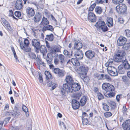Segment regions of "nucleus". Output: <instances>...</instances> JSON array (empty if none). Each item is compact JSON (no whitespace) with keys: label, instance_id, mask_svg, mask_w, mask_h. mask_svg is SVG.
Returning a JSON list of instances; mask_svg holds the SVG:
<instances>
[{"label":"nucleus","instance_id":"7ed1b4c3","mask_svg":"<svg viewBox=\"0 0 130 130\" xmlns=\"http://www.w3.org/2000/svg\"><path fill=\"white\" fill-rule=\"evenodd\" d=\"M117 11L119 13L122 14L125 13L127 11V7L123 4L118 5L116 7Z\"/></svg>","mask_w":130,"mask_h":130},{"label":"nucleus","instance_id":"6ab92c4d","mask_svg":"<svg viewBox=\"0 0 130 130\" xmlns=\"http://www.w3.org/2000/svg\"><path fill=\"white\" fill-rule=\"evenodd\" d=\"M80 104L78 101L75 100H73L72 101V106L74 109H76L78 108Z\"/></svg>","mask_w":130,"mask_h":130},{"label":"nucleus","instance_id":"c03bdc74","mask_svg":"<svg viewBox=\"0 0 130 130\" xmlns=\"http://www.w3.org/2000/svg\"><path fill=\"white\" fill-rule=\"evenodd\" d=\"M108 102L111 108H114L115 107L116 103L114 102L110 101H108Z\"/></svg>","mask_w":130,"mask_h":130},{"label":"nucleus","instance_id":"f704fd0d","mask_svg":"<svg viewBox=\"0 0 130 130\" xmlns=\"http://www.w3.org/2000/svg\"><path fill=\"white\" fill-rule=\"evenodd\" d=\"M95 11L96 13L100 14L102 11V9L100 7L96 6L95 8Z\"/></svg>","mask_w":130,"mask_h":130},{"label":"nucleus","instance_id":"e2e57ef3","mask_svg":"<svg viewBox=\"0 0 130 130\" xmlns=\"http://www.w3.org/2000/svg\"><path fill=\"white\" fill-rule=\"evenodd\" d=\"M59 125L61 127L63 126L65 129L66 128V126L63 122H60L59 123Z\"/></svg>","mask_w":130,"mask_h":130},{"label":"nucleus","instance_id":"2f4dec72","mask_svg":"<svg viewBox=\"0 0 130 130\" xmlns=\"http://www.w3.org/2000/svg\"><path fill=\"white\" fill-rule=\"evenodd\" d=\"M130 126V120H126L122 124L123 127H128Z\"/></svg>","mask_w":130,"mask_h":130},{"label":"nucleus","instance_id":"412c9836","mask_svg":"<svg viewBox=\"0 0 130 130\" xmlns=\"http://www.w3.org/2000/svg\"><path fill=\"white\" fill-rule=\"evenodd\" d=\"M82 44L81 42L79 41L76 42L74 44V49L79 50L82 47Z\"/></svg>","mask_w":130,"mask_h":130},{"label":"nucleus","instance_id":"2eb2a0df","mask_svg":"<svg viewBox=\"0 0 130 130\" xmlns=\"http://www.w3.org/2000/svg\"><path fill=\"white\" fill-rule=\"evenodd\" d=\"M1 21L2 23L4 24V25L8 30H12V27L10 24L5 19L2 18L1 19Z\"/></svg>","mask_w":130,"mask_h":130},{"label":"nucleus","instance_id":"f3484780","mask_svg":"<svg viewBox=\"0 0 130 130\" xmlns=\"http://www.w3.org/2000/svg\"><path fill=\"white\" fill-rule=\"evenodd\" d=\"M13 116L18 117L21 114V113L18 109V108L15 105L13 109Z\"/></svg>","mask_w":130,"mask_h":130},{"label":"nucleus","instance_id":"aec40b11","mask_svg":"<svg viewBox=\"0 0 130 130\" xmlns=\"http://www.w3.org/2000/svg\"><path fill=\"white\" fill-rule=\"evenodd\" d=\"M49 24V22L47 19L43 17V18L42 21L40 24V26L41 27H42L43 26H45V25L48 24Z\"/></svg>","mask_w":130,"mask_h":130},{"label":"nucleus","instance_id":"f03ea898","mask_svg":"<svg viewBox=\"0 0 130 130\" xmlns=\"http://www.w3.org/2000/svg\"><path fill=\"white\" fill-rule=\"evenodd\" d=\"M71 84H63L62 88L61 90V93L62 95H65L67 93L72 92Z\"/></svg>","mask_w":130,"mask_h":130},{"label":"nucleus","instance_id":"a18cd8bd","mask_svg":"<svg viewBox=\"0 0 130 130\" xmlns=\"http://www.w3.org/2000/svg\"><path fill=\"white\" fill-rule=\"evenodd\" d=\"M82 122L83 125H86L88 123V120L86 118L82 119Z\"/></svg>","mask_w":130,"mask_h":130},{"label":"nucleus","instance_id":"58836bf2","mask_svg":"<svg viewBox=\"0 0 130 130\" xmlns=\"http://www.w3.org/2000/svg\"><path fill=\"white\" fill-rule=\"evenodd\" d=\"M29 57L32 59H35L36 57V55L34 53L31 52L28 54Z\"/></svg>","mask_w":130,"mask_h":130},{"label":"nucleus","instance_id":"13d9d810","mask_svg":"<svg viewBox=\"0 0 130 130\" xmlns=\"http://www.w3.org/2000/svg\"><path fill=\"white\" fill-rule=\"evenodd\" d=\"M125 35L127 37H130V30L128 29H126L125 30Z\"/></svg>","mask_w":130,"mask_h":130},{"label":"nucleus","instance_id":"e433bc0d","mask_svg":"<svg viewBox=\"0 0 130 130\" xmlns=\"http://www.w3.org/2000/svg\"><path fill=\"white\" fill-rule=\"evenodd\" d=\"M39 50H40L41 52L43 53H45L47 52L46 47L44 46L41 45L39 47Z\"/></svg>","mask_w":130,"mask_h":130},{"label":"nucleus","instance_id":"f8f14e48","mask_svg":"<svg viewBox=\"0 0 130 130\" xmlns=\"http://www.w3.org/2000/svg\"><path fill=\"white\" fill-rule=\"evenodd\" d=\"M26 12L27 15L29 17L33 16L35 13L34 9L32 8L28 7L26 9Z\"/></svg>","mask_w":130,"mask_h":130},{"label":"nucleus","instance_id":"a19ab883","mask_svg":"<svg viewBox=\"0 0 130 130\" xmlns=\"http://www.w3.org/2000/svg\"><path fill=\"white\" fill-rule=\"evenodd\" d=\"M45 39L49 41H52L54 39L53 35L52 34H51L50 35H47Z\"/></svg>","mask_w":130,"mask_h":130},{"label":"nucleus","instance_id":"c9c22d12","mask_svg":"<svg viewBox=\"0 0 130 130\" xmlns=\"http://www.w3.org/2000/svg\"><path fill=\"white\" fill-rule=\"evenodd\" d=\"M87 101V98L85 96H83L82 98L80 101V103L82 106L84 105L85 104Z\"/></svg>","mask_w":130,"mask_h":130},{"label":"nucleus","instance_id":"c85d7f7f","mask_svg":"<svg viewBox=\"0 0 130 130\" xmlns=\"http://www.w3.org/2000/svg\"><path fill=\"white\" fill-rule=\"evenodd\" d=\"M122 65H123V66L125 69H128L130 68V65L126 60H124L122 62Z\"/></svg>","mask_w":130,"mask_h":130},{"label":"nucleus","instance_id":"79ce46f5","mask_svg":"<svg viewBox=\"0 0 130 130\" xmlns=\"http://www.w3.org/2000/svg\"><path fill=\"white\" fill-rule=\"evenodd\" d=\"M95 76L98 79H104V75L103 74H98L97 73H96L95 75Z\"/></svg>","mask_w":130,"mask_h":130},{"label":"nucleus","instance_id":"4d7b16f0","mask_svg":"<svg viewBox=\"0 0 130 130\" xmlns=\"http://www.w3.org/2000/svg\"><path fill=\"white\" fill-rule=\"evenodd\" d=\"M97 94L98 99L99 100H100L102 99L103 98V95L100 93H97Z\"/></svg>","mask_w":130,"mask_h":130},{"label":"nucleus","instance_id":"72a5a7b5","mask_svg":"<svg viewBox=\"0 0 130 130\" xmlns=\"http://www.w3.org/2000/svg\"><path fill=\"white\" fill-rule=\"evenodd\" d=\"M44 74L46 76V78L48 79L52 78V76L50 73L48 71H45Z\"/></svg>","mask_w":130,"mask_h":130},{"label":"nucleus","instance_id":"8fccbe9b","mask_svg":"<svg viewBox=\"0 0 130 130\" xmlns=\"http://www.w3.org/2000/svg\"><path fill=\"white\" fill-rule=\"evenodd\" d=\"M49 66L50 69L51 70L52 72L54 73L57 68H55L52 64H49Z\"/></svg>","mask_w":130,"mask_h":130},{"label":"nucleus","instance_id":"5701e85b","mask_svg":"<svg viewBox=\"0 0 130 130\" xmlns=\"http://www.w3.org/2000/svg\"><path fill=\"white\" fill-rule=\"evenodd\" d=\"M107 25L109 27L113 26V19L112 18L109 17H107Z\"/></svg>","mask_w":130,"mask_h":130},{"label":"nucleus","instance_id":"dca6fc26","mask_svg":"<svg viewBox=\"0 0 130 130\" xmlns=\"http://www.w3.org/2000/svg\"><path fill=\"white\" fill-rule=\"evenodd\" d=\"M72 92L79 90L80 88V86L78 83H75L71 85Z\"/></svg>","mask_w":130,"mask_h":130},{"label":"nucleus","instance_id":"0e129e2a","mask_svg":"<svg viewBox=\"0 0 130 130\" xmlns=\"http://www.w3.org/2000/svg\"><path fill=\"white\" fill-rule=\"evenodd\" d=\"M57 85L55 83H53L51 86L52 88V89L53 90L55 89Z\"/></svg>","mask_w":130,"mask_h":130},{"label":"nucleus","instance_id":"49530a36","mask_svg":"<svg viewBox=\"0 0 130 130\" xmlns=\"http://www.w3.org/2000/svg\"><path fill=\"white\" fill-rule=\"evenodd\" d=\"M96 5V4L94 3L91 5L89 7V9L88 10V11L89 12H90V11H92L93 10L94 8L95 7Z\"/></svg>","mask_w":130,"mask_h":130},{"label":"nucleus","instance_id":"5fc2aeb1","mask_svg":"<svg viewBox=\"0 0 130 130\" xmlns=\"http://www.w3.org/2000/svg\"><path fill=\"white\" fill-rule=\"evenodd\" d=\"M122 80L124 82H126L128 81V78L126 76H123L122 78Z\"/></svg>","mask_w":130,"mask_h":130},{"label":"nucleus","instance_id":"6e6d98bb","mask_svg":"<svg viewBox=\"0 0 130 130\" xmlns=\"http://www.w3.org/2000/svg\"><path fill=\"white\" fill-rule=\"evenodd\" d=\"M105 117L106 118L109 117L112 115V113L110 112H107L104 113Z\"/></svg>","mask_w":130,"mask_h":130},{"label":"nucleus","instance_id":"4be33fe9","mask_svg":"<svg viewBox=\"0 0 130 130\" xmlns=\"http://www.w3.org/2000/svg\"><path fill=\"white\" fill-rule=\"evenodd\" d=\"M42 18L41 15L39 13H37L34 18L35 22L37 23L39 22Z\"/></svg>","mask_w":130,"mask_h":130},{"label":"nucleus","instance_id":"bf43d9fd","mask_svg":"<svg viewBox=\"0 0 130 130\" xmlns=\"http://www.w3.org/2000/svg\"><path fill=\"white\" fill-rule=\"evenodd\" d=\"M24 43L25 46H28L29 44V40L27 39H25L24 41Z\"/></svg>","mask_w":130,"mask_h":130},{"label":"nucleus","instance_id":"0eeeda50","mask_svg":"<svg viewBox=\"0 0 130 130\" xmlns=\"http://www.w3.org/2000/svg\"><path fill=\"white\" fill-rule=\"evenodd\" d=\"M89 70L88 68L85 66H82L79 67L78 69L80 75H86Z\"/></svg>","mask_w":130,"mask_h":130},{"label":"nucleus","instance_id":"052dcab7","mask_svg":"<svg viewBox=\"0 0 130 130\" xmlns=\"http://www.w3.org/2000/svg\"><path fill=\"white\" fill-rule=\"evenodd\" d=\"M130 47V44L129 43H128L124 45L123 47L125 50H127Z\"/></svg>","mask_w":130,"mask_h":130},{"label":"nucleus","instance_id":"9d476101","mask_svg":"<svg viewBox=\"0 0 130 130\" xmlns=\"http://www.w3.org/2000/svg\"><path fill=\"white\" fill-rule=\"evenodd\" d=\"M32 45L37 50H39V47L40 46V43L38 40L36 39H34L32 41Z\"/></svg>","mask_w":130,"mask_h":130},{"label":"nucleus","instance_id":"a211bd4d","mask_svg":"<svg viewBox=\"0 0 130 130\" xmlns=\"http://www.w3.org/2000/svg\"><path fill=\"white\" fill-rule=\"evenodd\" d=\"M20 46L21 49L25 52L29 53L31 51V48L28 46H24L22 43H20Z\"/></svg>","mask_w":130,"mask_h":130},{"label":"nucleus","instance_id":"7c9ffc66","mask_svg":"<svg viewBox=\"0 0 130 130\" xmlns=\"http://www.w3.org/2000/svg\"><path fill=\"white\" fill-rule=\"evenodd\" d=\"M123 65H120L118 67V72L119 74H124L125 72L124 69Z\"/></svg>","mask_w":130,"mask_h":130},{"label":"nucleus","instance_id":"338daca9","mask_svg":"<svg viewBox=\"0 0 130 130\" xmlns=\"http://www.w3.org/2000/svg\"><path fill=\"white\" fill-rule=\"evenodd\" d=\"M10 118L9 117H8L7 118H6L4 121V123L5 122V124H6L7 123H8L9 121V120L10 119Z\"/></svg>","mask_w":130,"mask_h":130},{"label":"nucleus","instance_id":"b1692460","mask_svg":"<svg viewBox=\"0 0 130 130\" xmlns=\"http://www.w3.org/2000/svg\"><path fill=\"white\" fill-rule=\"evenodd\" d=\"M58 58L61 64H63L65 60V58L63 55L60 54L58 56Z\"/></svg>","mask_w":130,"mask_h":130},{"label":"nucleus","instance_id":"ddd939ff","mask_svg":"<svg viewBox=\"0 0 130 130\" xmlns=\"http://www.w3.org/2000/svg\"><path fill=\"white\" fill-rule=\"evenodd\" d=\"M85 55L88 58L91 59L95 56V53L93 51L88 50L85 53Z\"/></svg>","mask_w":130,"mask_h":130},{"label":"nucleus","instance_id":"6e6552de","mask_svg":"<svg viewBox=\"0 0 130 130\" xmlns=\"http://www.w3.org/2000/svg\"><path fill=\"white\" fill-rule=\"evenodd\" d=\"M126 41V39L123 37H120L117 41V44L119 46H122L125 45Z\"/></svg>","mask_w":130,"mask_h":130},{"label":"nucleus","instance_id":"f257e3e1","mask_svg":"<svg viewBox=\"0 0 130 130\" xmlns=\"http://www.w3.org/2000/svg\"><path fill=\"white\" fill-rule=\"evenodd\" d=\"M125 53L124 51L122 50L118 51L116 53L114 56V60L117 62L121 61L123 57L125 55Z\"/></svg>","mask_w":130,"mask_h":130},{"label":"nucleus","instance_id":"473e14b6","mask_svg":"<svg viewBox=\"0 0 130 130\" xmlns=\"http://www.w3.org/2000/svg\"><path fill=\"white\" fill-rule=\"evenodd\" d=\"M104 95L107 98H111L113 97L115 95L114 93L112 92H107L104 94Z\"/></svg>","mask_w":130,"mask_h":130},{"label":"nucleus","instance_id":"bb28decb","mask_svg":"<svg viewBox=\"0 0 130 130\" xmlns=\"http://www.w3.org/2000/svg\"><path fill=\"white\" fill-rule=\"evenodd\" d=\"M71 62L74 66H79L80 64L78 60L75 58H72L71 60Z\"/></svg>","mask_w":130,"mask_h":130},{"label":"nucleus","instance_id":"3c124183","mask_svg":"<svg viewBox=\"0 0 130 130\" xmlns=\"http://www.w3.org/2000/svg\"><path fill=\"white\" fill-rule=\"evenodd\" d=\"M108 0H96L95 2L98 4L101 3L102 4L105 1L106 3H108Z\"/></svg>","mask_w":130,"mask_h":130},{"label":"nucleus","instance_id":"a878e982","mask_svg":"<svg viewBox=\"0 0 130 130\" xmlns=\"http://www.w3.org/2000/svg\"><path fill=\"white\" fill-rule=\"evenodd\" d=\"M65 80L67 83L69 84H71L73 82L72 77L70 75L67 76L66 77Z\"/></svg>","mask_w":130,"mask_h":130},{"label":"nucleus","instance_id":"603ef678","mask_svg":"<svg viewBox=\"0 0 130 130\" xmlns=\"http://www.w3.org/2000/svg\"><path fill=\"white\" fill-rule=\"evenodd\" d=\"M106 79L108 81H110L111 80V78L107 74L105 75L104 76V79Z\"/></svg>","mask_w":130,"mask_h":130},{"label":"nucleus","instance_id":"69168bd1","mask_svg":"<svg viewBox=\"0 0 130 130\" xmlns=\"http://www.w3.org/2000/svg\"><path fill=\"white\" fill-rule=\"evenodd\" d=\"M124 20L122 18H120L118 19V21L120 23L122 24L124 22Z\"/></svg>","mask_w":130,"mask_h":130},{"label":"nucleus","instance_id":"393cba45","mask_svg":"<svg viewBox=\"0 0 130 130\" xmlns=\"http://www.w3.org/2000/svg\"><path fill=\"white\" fill-rule=\"evenodd\" d=\"M47 30H48L52 31H53L54 28L52 26L49 25L43 26L42 29V30L43 31H45Z\"/></svg>","mask_w":130,"mask_h":130},{"label":"nucleus","instance_id":"9b49d317","mask_svg":"<svg viewBox=\"0 0 130 130\" xmlns=\"http://www.w3.org/2000/svg\"><path fill=\"white\" fill-rule=\"evenodd\" d=\"M54 73L55 74H57L58 77H63L65 75L64 71L59 68H57Z\"/></svg>","mask_w":130,"mask_h":130},{"label":"nucleus","instance_id":"ea45409f","mask_svg":"<svg viewBox=\"0 0 130 130\" xmlns=\"http://www.w3.org/2000/svg\"><path fill=\"white\" fill-rule=\"evenodd\" d=\"M115 90L114 87L111 85L110 84V85L108 88V89L106 91V92H112Z\"/></svg>","mask_w":130,"mask_h":130},{"label":"nucleus","instance_id":"774afa93","mask_svg":"<svg viewBox=\"0 0 130 130\" xmlns=\"http://www.w3.org/2000/svg\"><path fill=\"white\" fill-rule=\"evenodd\" d=\"M22 109L24 112L27 111H28L27 108L24 105H23L22 107Z\"/></svg>","mask_w":130,"mask_h":130},{"label":"nucleus","instance_id":"c756f323","mask_svg":"<svg viewBox=\"0 0 130 130\" xmlns=\"http://www.w3.org/2000/svg\"><path fill=\"white\" fill-rule=\"evenodd\" d=\"M86 76L84 75H80L81 78L83 80L85 83H87L89 81L90 79L89 77Z\"/></svg>","mask_w":130,"mask_h":130},{"label":"nucleus","instance_id":"680f3d73","mask_svg":"<svg viewBox=\"0 0 130 130\" xmlns=\"http://www.w3.org/2000/svg\"><path fill=\"white\" fill-rule=\"evenodd\" d=\"M59 61L58 59L57 58H55L54 59V63L56 65H57L58 64L59 62Z\"/></svg>","mask_w":130,"mask_h":130},{"label":"nucleus","instance_id":"39448f33","mask_svg":"<svg viewBox=\"0 0 130 130\" xmlns=\"http://www.w3.org/2000/svg\"><path fill=\"white\" fill-rule=\"evenodd\" d=\"M72 54H74V56L79 60L82 59L83 57V54L81 51L77 49H74L72 51Z\"/></svg>","mask_w":130,"mask_h":130},{"label":"nucleus","instance_id":"cd10ccee","mask_svg":"<svg viewBox=\"0 0 130 130\" xmlns=\"http://www.w3.org/2000/svg\"><path fill=\"white\" fill-rule=\"evenodd\" d=\"M114 60L112 59H110L105 64V66L108 67L110 66H112L113 64Z\"/></svg>","mask_w":130,"mask_h":130},{"label":"nucleus","instance_id":"4c0bfd02","mask_svg":"<svg viewBox=\"0 0 130 130\" xmlns=\"http://www.w3.org/2000/svg\"><path fill=\"white\" fill-rule=\"evenodd\" d=\"M110 84L107 83H105L102 85V89L105 91L108 89Z\"/></svg>","mask_w":130,"mask_h":130},{"label":"nucleus","instance_id":"864d4df0","mask_svg":"<svg viewBox=\"0 0 130 130\" xmlns=\"http://www.w3.org/2000/svg\"><path fill=\"white\" fill-rule=\"evenodd\" d=\"M14 15L16 17L19 18L21 16V13L19 11H16L14 12Z\"/></svg>","mask_w":130,"mask_h":130},{"label":"nucleus","instance_id":"de8ad7c7","mask_svg":"<svg viewBox=\"0 0 130 130\" xmlns=\"http://www.w3.org/2000/svg\"><path fill=\"white\" fill-rule=\"evenodd\" d=\"M60 49L59 47H57L56 48L53 49L52 50V53L55 54L57 52H60Z\"/></svg>","mask_w":130,"mask_h":130},{"label":"nucleus","instance_id":"09e8293b","mask_svg":"<svg viewBox=\"0 0 130 130\" xmlns=\"http://www.w3.org/2000/svg\"><path fill=\"white\" fill-rule=\"evenodd\" d=\"M124 0H112V3L114 4H117L123 2Z\"/></svg>","mask_w":130,"mask_h":130},{"label":"nucleus","instance_id":"423d86ee","mask_svg":"<svg viewBox=\"0 0 130 130\" xmlns=\"http://www.w3.org/2000/svg\"><path fill=\"white\" fill-rule=\"evenodd\" d=\"M107 70L108 73L111 76H115L118 75L116 69L113 66H110L107 67Z\"/></svg>","mask_w":130,"mask_h":130},{"label":"nucleus","instance_id":"20e7f679","mask_svg":"<svg viewBox=\"0 0 130 130\" xmlns=\"http://www.w3.org/2000/svg\"><path fill=\"white\" fill-rule=\"evenodd\" d=\"M95 26L98 28L102 29L103 31L107 30V28L104 22L103 21H99L95 24Z\"/></svg>","mask_w":130,"mask_h":130},{"label":"nucleus","instance_id":"4468645a","mask_svg":"<svg viewBox=\"0 0 130 130\" xmlns=\"http://www.w3.org/2000/svg\"><path fill=\"white\" fill-rule=\"evenodd\" d=\"M23 1L21 0H17L15 3V7L17 10H20L23 7Z\"/></svg>","mask_w":130,"mask_h":130},{"label":"nucleus","instance_id":"1a4fd4ad","mask_svg":"<svg viewBox=\"0 0 130 130\" xmlns=\"http://www.w3.org/2000/svg\"><path fill=\"white\" fill-rule=\"evenodd\" d=\"M88 19L92 22H95L96 21V16L93 13L89 12L88 15Z\"/></svg>","mask_w":130,"mask_h":130},{"label":"nucleus","instance_id":"37998d69","mask_svg":"<svg viewBox=\"0 0 130 130\" xmlns=\"http://www.w3.org/2000/svg\"><path fill=\"white\" fill-rule=\"evenodd\" d=\"M103 108L105 111H108L109 110V106L106 104L103 103Z\"/></svg>","mask_w":130,"mask_h":130}]
</instances>
